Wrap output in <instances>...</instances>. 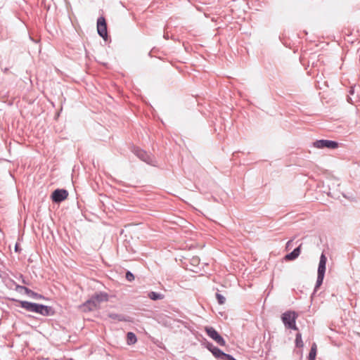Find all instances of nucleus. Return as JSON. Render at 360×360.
<instances>
[{
	"label": "nucleus",
	"mask_w": 360,
	"mask_h": 360,
	"mask_svg": "<svg viewBox=\"0 0 360 360\" xmlns=\"http://www.w3.org/2000/svg\"><path fill=\"white\" fill-rule=\"evenodd\" d=\"M354 93V88H351L350 90H349V94H353Z\"/></svg>",
	"instance_id": "29"
},
{
	"label": "nucleus",
	"mask_w": 360,
	"mask_h": 360,
	"mask_svg": "<svg viewBox=\"0 0 360 360\" xmlns=\"http://www.w3.org/2000/svg\"><path fill=\"white\" fill-rule=\"evenodd\" d=\"M126 278H127V281H133L134 279V276L130 271H127V274H126Z\"/></svg>",
	"instance_id": "22"
},
{
	"label": "nucleus",
	"mask_w": 360,
	"mask_h": 360,
	"mask_svg": "<svg viewBox=\"0 0 360 360\" xmlns=\"http://www.w3.org/2000/svg\"><path fill=\"white\" fill-rule=\"evenodd\" d=\"M216 298L219 304H224L225 303L226 298L224 296H223L220 293H218V292L216 293Z\"/></svg>",
	"instance_id": "19"
},
{
	"label": "nucleus",
	"mask_w": 360,
	"mask_h": 360,
	"mask_svg": "<svg viewBox=\"0 0 360 360\" xmlns=\"http://www.w3.org/2000/svg\"><path fill=\"white\" fill-rule=\"evenodd\" d=\"M298 315L296 312L292 311H287L281 316L282 321L286 328L297 330L298 328L296 326V319Z\"/></svg>",
	"instance_id": "2"
},
{
	"label": "nucleus",
	"mask_w": 360,
	"mask_h": 360,
	"mask_svg": "<svg viewBox=\"0 0 360 360\" xmlns=\"http://www.w3.org/2000/svg\"><path fill=\"white\" fill-rule=\"evenodd\" d=\"M164 38L166 39H168L169 37H168V34H164Z\"/></svg>",
	"instance_id": "31"
},
{
	"label": "nucleus",
	"mask_w": 360,
	"mask_h": 360,
	"mask_svg": "<svg viewBox=\"0 0 360 360\" xmlns=\"http://www.w3.org/2000/svg\"><path fill=\"white\" fill-rule=\"evenodd\" d=\"M326 272V266H319L318 274L324 276Z\"/></svg>",
	"instance_id": "21"
},
{
	"label": "nucleus",
	"mask_w": 360,
	"mask_h": 360,
	"mask_svg": "<svg viewBox=\"0 0 360 360\" xmlns=\"http://www.w3.org/2000/svg\"><path fill=\"white\" fill-rule=\"evenodd\" d=\"M240 153L239 151H236V152H234V153H233V156L234 158H236V157L238 156V153Z\"/></svg>",
	"instance_id": "27"
},
{
	"label": "nucleus",
	"mask_w": 360,
	"mask_h": 360,
	"mask_svg": "<svg viewBox=\"0 0 360 360\" xmlns=\"http://www.w3.org/2000/svg\"><path fill=\"white\" fill-rule=\"evenodd\" d=\"M108 317L112 320H115L117 321H129V317H126L122 314H115V313H110L108 314Z\"/></svg>",
	"instance_id": "12"
},
{
	"label": "nucleus",
	"mask_w": 360,
	"mask_h": 360,
	"mask_svg": "<svg viewBox=\"0 0 360 360\" xmlns=\"http://www.w3.org/2000/svg\"><path fill=\"white\" fill-rule=\"evenodd\" d=\"M68 196V192L65 189H56L51 195L52 200L55 202H60Z\"/></svg>",
	"instance_id": "8"
},
{
	"label": "nucleus",
	"mask_w": 360,
	"mask_h": 360,
	"mask_svg": "<svg viewBox=\"0 0 360 360\" xmlns=\"http://www.w3.org/2000/svg\"><path fill=\"white\" fill-rule=\"evenodd\" d=\"M207 348L218 360H236L232 356L223 352L220 349L214 346L212 343H208Z\"/></svg>",
	"instance_id": "3"
},
{
	"label": "nucleus",
	"mask_w": 360,
	"mask_h": 360,
	"mask_svg": "<svg viewBox=\"0 0 360 360\" xmlns=\"http://www.w3.org/2000/svg\"><path fill=\"white\" fill-rule=\"evenodd\" d=\"M24 288H27V287H25V286H22V285H15V290L18 291V292H21L22 290L24 291Z\"/></svg>",
	"instance_id": "23"
},
{
	"label": "nucleus",
	"mask_w": 360,
	"mask_h": 360,
	"mask_svg": "<svg viewBox=\"0 0 360 360\" xmlns=\"http://www.w3.org/2000/svg\"><path fill=\"white\" fill-rule=\"evenodd\" d=\"M134 153L142 161L148 165H153V156L150 153H148L146 151L139 148L134 149Z\"/></svg>",
	"instance_id": "7"
},
{
	"label": "nucleus",
	"mask_w": 360,
	"mask_h": 360,
	"mask_svg": "<svg viewBox=\"0 0 360 360\" xmlns=\"http://www.w3.org/2000/svg\"><path fill=\"white\" fill-rule=\"evenodd\" d=\"M313 146L316 148L335 149L338 148L339 143L332 140L320 139L314 141Z\"/></svg>",
	"instance_id": "5"
},
{
	"label": "nucleus",
	"mask_w": 360,
	"mask_h": 360,
	"mask_svg": "<svg viewBox=\"0 0 360 360\" xmlns=\"http://www.w3.org/2000/svg\"><path fill=\"white\" fill-rule=\"evenodd\" d=\"M316 345L313 343L309 354L308 360H315L316 356Z\"/></svg>",
	"instance_id": "13"
},
{
	"label": "nucleus",
	"mask_w": 360,
	"mask_h": 360,
	"mask_svg": "<svg viewBox=\"0 0 360 360\" xmlns=\"http://www.w3.org/2000/svg\"><path fill=\"white\" fill-rule=\"evenodd\" d=\"M51 310H52L51 307H48V306H46L44 304H37L36 313L39 314L41 315L49 316L51 314Z\"/></svg>",
	"instance_id": "9"
},
{
	"label": "nucleus",
	"mask_w": 360,
	"mask_h": 360,
	"mask_svg": "<svg viewBox=\"0 0 360 360\" xmlns=\"http://www.w3.org/2000/svg\"><path fill=\"white\" fill-rule=\"evenodd\" d=\"M127 340L128 345H133L134 344L137 339L136 335L132 332H129L127 334Z\"/></svg>",
	"instance_id": "15"
},
{
	"label": "nucleus",
	"mask_w": 360,
	"mask_h": 360,
	"mask_svg": "<svg viewBox=\"0 0 360 360\" xmlns=\"http://www.w3.org/2000/svg\"><path fill=\"white\" fill-rule=\"evenodd\" d=\"M192 260H193V262H194V263H198V262H199L198 258H193Z\"/></svg>",
	"instance_id": "28"
},
{
	"label": "nucleus",
	"mask_w": 360,
	"mask_h": 360,
	"mask_svg": "<svg viewBox=\"0 0 360 360\" xmlns=\"http://www.w3.org/2000/svg\"><path fill=\"white\" fill-rule=\"evenodd\" d=\"M205 331L207 335L214 340L219 345L224 346L226 342L224 339L218 333V332L212 327H206Z\"/></svg>",
	"instance_id": "6"
},
{
	"label": "nucleus",
	"mask_w": 360,
	"mask_h": 360,
	"mask_svg": "<svg viewBox=\"0 0 360 360\" xmlns=\"http://www.w3.org/2000/svg\"><path fill=\"white\" fill-rule=\"evenodd\" d=\"M15 250L16 252H18V245L17 244L15 245Z\"/></svg>",
	"instance_id": "30"
},
{
	"label": "nucleus",
	"mask_w": 360,
	"mask_h": 360,
	"mask_svg": "<svg viewBox=\"0 0 360 360\" xmlns=\"http://www.w3.org/2000/svg\"><path fill=\"white\" fill-rule=\"evenodd\" d=\"M108 295L104 292L94 294L90 299L79 306V309L83 312H89L98 309L102 302L108 300Z\"/></svg>",
	"instance_id": "1"
},
{
	"label": "nucleus",
	"mask_w": 360,
	"mask_h": 360,
	"mask_svg": "<svg viewBox=\"0 0 360 360\" xmlns=\"http://www.w3.org/2000/svg\"><path fill=\"white\" fill-rule=\"evenodd\" d=\"M301 247L302 244H300L297 248L294 249L292 252L285 255L286 260H294L297 258L301 252Z\"/></svg>",
	"instance_id": "11"
},
{
	"label": "nucleus",
	"mask_w": 360,
	"mask_h": 360,
	"mask_svg": "<svg viewBox=\"0 0 360 360\" xmlns=\"http://www.w3.org/2000/svg\"><path fill=\"white\" fill-rule=\"evenodd\" d=\"M148 56H151V52H149V53H148Z\"/></svg>",
	"instance_id": "32"
},
{
	"label": "nucleus",
	"mask_w": 360,
	"mask_h": 360,
	"mask_svg": "<svg viewBox=\"0 0 360 360\" xmlns=\"http://www.w3.org/2000/svg\"><path fill=\"white\" fill-rule=\"evenodd\" d=\"M328 195H335L334 192H332V191H331V188H329V191H328Z\"/></svg>",
	"instance_id": "26"
},
{
	"label": "nucleus",
	"mask_w": 360,
	"mask_h": 360,
	"mask_svg": "<svg viewBox=\"0 0 360 360\" xmlns=\"http://www.w3.org/2000/svg\"><path fill=\"white\" fill-rule=\"evenodd\" d=\"M323 278H324V276L319 275V274L317 275L316 283V285H315V288H314L315 290L319 289V287L321 285V284L323 283Z\"/></svg>",
	"instance_id": "18"
},
{
	"label": "nucleus",
	"mask_w": 360,
	"mask_h": 360,
	"mask_svg": "<svg viewBox=\"0 0 360 360\" xmlns=\"http://www.w3.org/2000/svg\"><path fill=\"white\" fill-rule=\"evenodd\" d=\"M148 297L153 300H162L164 298V295L155 292H150L148 293Z\"/></svg>",
	"instance_id": "16"
},
{
	"label": "nucleus",
	"mask_w": 360,
	"mask_h": 360,
	"mask_svg": "<svg viewBox=\"0 0 360 360\" xmlns=\"http://www.w3.org/2000/svg\"><path fill=\"white\" fill-rule=\"evenodd\" d=\"M24 292L27 295H28L29 297L34 298V299H39V298L41 297V295L32 291V290L29 289L28 288H24Z\"/></svg>",
	"instance_id": "14"
},
{
	"label": "nucleus",
	"mask_w": 360,
	"mask_h": 360,
	"mask_svg": "<svg viewBox=\"0 0 360 360\" xmlns=\"http://www.w3.org/2000/svg\"><path fill=\"white\" fill-rule=\"evenodd\" d=\"M295 345L297 347H303L304 346V343L302 339V335L300 333H297L296 334Z\"/></svg>",
	"instance_id": "17"
},
{
	"label": "nucleus",
	"mask_w": 360,
	"mask_h": 360,
	"mask_svg": "<svg viewBox=\"0 0 360 360\" xmlns=\"http://www.w3.org/2000/svg\"><path fill=\"white\" fill-rule=\"evenodd\" d=\"M292 242V240H290L288 241V243H287V244H286V248H290V245H291Z\"/></svg>",
	"instance_id": "24"
},
{
	"label": "nucleus",
	"mask_w": 360,
	"mask_h": 360,
	"mask_svg": "<svg viewBox=\"0 0 360 360\" xmlns=\"http://www.w3.org/2000/svg\"><path fill=\"white\" fill-rule=\"evenodd\" d=\"M97 32L98 34L105 41H108L109 38V35L108 34V26L105 18L103 16H100L97 19Z\"/></svg>",
	"instance_id": "4"
},
{
	"label": "nucleus",
	"mask_w": 360,
	"mask_h": 360,
	"mask_svg": "<svg viewBox=\"0 0 360 360\" xmlns=\"http://www.w3.org/2000/svg\"><path fill=\"white\" fill-rule=\"evenodd\" d=\"M327 262V258L324 253L323 252L320 257L319 266H326Z\"/></svg>",
	"instance_id": "20"
},
{
	"label": "nucleus",
	"mask_w": 360,
	"mask_h": 360,
	"mask_svg": "<svg viewBox=\"0 0 360 360\" xmlns=\"http://www.w3.org/2000/svg\"><path fill=\"white\" fill-rule=\"evenodd\" d=\"M37 303H32L27 301H20V306L28 311L35 312L37 310Z\"/></svg>",
	"instance_id": "10"
},
{
	"label": "nucleus",
	"mask_w": 360,
	"mask_h": 360,
	"mask_svg": "<svg viewBox=\"0 0 360 360\" xmlns=\"http://www.w3.org/2000/svg\"><path fill=\"white\" fill-rule=\"evenodd\" d=\"M2 71L4 73H8L9 71V69L8 68H5L4 69L2 70Z\"/></svg>",
	"instance_id": "25"
}]
</instances>
